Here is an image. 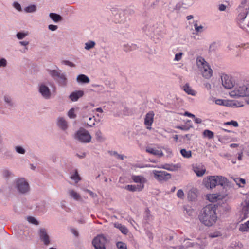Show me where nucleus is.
I'll list each match as a JSON object with an SVG mask.
<instances>
[{
	"label": "nucleus",
	"mask_w": 249,
	"mask_h": 249,
	"mask_svg": "<svg viewBox=\"0 0 249 249\" xmlns=\"http://www.w3.org/2000/svg\"><path fill=\"white\" fill-rule=\"evenodd\" d=\"M216 205L210 204L204 207L200 211L198 218L200 222L207 227H212L217 222L218 216Z\"/></svg>",
	"instance_id": "1"
},
{
	"label": "nucleus",
	"mask_w": 249,
	"mask_h": 249,
	"mask_svg": "<svg viewBox=\"0 0 249 249\" xmlns=\"http://www.w3.org/2000/svg\"><path fill=\"white\" fill-rule=\"evenodd\" d=\"M227 183V179L221 176H211L203 180V184L207 188L213 189L217 185L224 186Z\"/></svg>",
	"instance_id": "2"
},
{
	"label": "nucleus",
	"mask_w": 249,
	"mask_h": 249,
	"mask_svg": "<svg viewBox=\"0 0 249 249\" xmlns=\"http://www.w3.org/2000/svg\"><path fill=\"white\" fill-rule=\"evenodd\" d=\"M196 64L204 77L206 79L211 77L213 74L212 70L203 57L199 56L197 58Z\"/></svg>",
	"instance_id": "3"
},
{
	"label": "nucleus",
	"mask_w": 249,
	"mask_h": 249,
	"mask_svg": "<svg viewBox=\"0 0 249 249\" xmlns=\"http://www.w3.org/2000/svg\"><path fill=\"white\" fill-rule=\"evenodd\" d=\"M231 97H245L249 96V87L245 85L236 86L229 93Z\"/></svg>",
	"instance_id": "4"
},
{
	"label": "nucleus",
	"mask_w": 249,
	"mask_h": 249,
	"mask_svg": "<svg viewBox=\"0 0 249 249\" xmlns=\"http://www.w3.org/2000/svg\"><path fill=\"white\" fill-rule=\"evenodd\" d=\"M75 138L83 142H89L90 141L91 137L89 132L85 129L79 130L75 135Z\"/></svg>",
	"instance_id": "5"
},
{
	"label": "nucleus",
	"mask_w": 249,
	"mask_h": 249,
	"mask_svg": "<svg viewBox=\"0 0 249 249\" xmlns=\"http://www.w3.org/2000/svg\"><path fill=\"white\" fill-rule=\"evenodd\" d=\"M249 214V201L245 200L241 204L240 218L241 221L246 219Z\"/></svg>",
	"instance_id": "6"
},
{
	"label": "nucleus",
	"mask_w": 249,
	"mask_h": 249,
	"mask_svg": "<svg viewBox=\"0 0 249 249\" xmlns=\"http://www.w3.org/2000/svg\"><path fill=\"white\" fill-rule=\"evenodd\" d=\"M106 239L102 235L97 236L92 241V244L96 249H106Z\"/></svg>",
	"instance_id": "7"
},
{
	"label": "nucleus",
	"mask_w": 249,
	"mask_h": 249,
	"mask_svg": "<svg viewBox=\"0 0 249 249\" xmlns=\"http://www.w3.org/2000/svg\"><path fill=\"white\" fill-rule=\"evenodd\" d=\"M154 178L159 181H166L171 178L170 174L164 171L153 170Z\"/></svg>",
	"instance_id": "8"
},
{
	"label": "nucleus",
	"mask_w": 249,
	"mask_h": 249,
	"mask_svg": "<svg viewBox=\"0 0 249 249\" xmlns=\"http://www.w3.org/2000/svg\"><path fill=\"white\" fill-rule=\"evenodd\" d=\"M16 187L21 193H25L29 190V186L24 179L20 178L16 181Z\"/></svg>",
	"instance_id": "9"
},
{
	"label": "nucleus",
	"mask_w": 249,
	"mask_h": 249,
	"mask_svg": "<svg viewBox=\"0 0 249 249\" xmlns=\"http://www.w3.org/2000/svg\"><path fill=\"white\" fill-rule=\"evenodd\" d=\"M154 113L151 111L148 112L144 118V124L147 126V129L150 130L154 121Z\"/></svg>",
	"instance_id": "10"
},
{
	"label": "nucleus",
	"mask_w": 249,
	"mask_h": 249,
	"mask_svg": "<svg viewBox=\"0 0 249 249\" xmlns=\"http://www.w3.org/2000/svg\"><path fill=\"white\" fill-rule=\"evenodd\" d=\"M222 83L223 87L227 89H230L233 87V84L231 78L227 75L221 76Z\"/></svg>",
	"instance_id": "11"
},
{
	"label": "nucleus",
	"mask_w": 249,
	"mask_h": 249,
	"mask_svg": "<svg viewBox=\"0 0 249 249\" xmlns=\"http://www.w3.org/2000/svg\"><path fill=\"white\" fill-rule=\"evenodd\" d=\"M193 169L198 177L203 176L206 172L205 166L202 164H196L193 165Z\"/></svg>",
	"instance_id": "12"
},
{
	"label": "nucleus",
	"mask_w": 249,
	"mask_h": 249,
	"mask_svg": "<svg viewBox=\"0 0 249 249\" xmlns=\"http://www.w3.org/2000/svg\"><path fill=\"white\" fill-rule=\"evenodd\" d=\"M39 237L40 240L45 245H48L50 244L49 236L45 229H40L39 231Z\"/></svg>",
	"instance_id": "13"
},
{
	"label": "nucleus",
	"mask_w": 249,
	"mask_h": 249,
	"mask_svg": "<svg viewBox=\"0 0 249 249\" xmlns=\"http://www.w3.org/2000/svg\"><path fill=\"white\" fill-rule=\"evenodd\" d=\"M208 200L211 202H215L219 200H222L224 198L223 195L217 194H208L206 196Z\"/></svg>",
	"instance_id": "14"
},
{
	"label": "nucleus",
	"mask_w": 249,
	"mask_h": 249,
	"mask_svg": "<svg viewBox=\"0 0 249 249\" xmlns=\"http://www.w3.org/2000/svg\"><path fill=\"white\" fill-rule=\"evenodd\" d=\"M144 188L143 184L127 185L125 186V189L131 192L141 191Z\"/></svg>",
	"instance_id": "15"
},
{
	"label": "nucleus",
	"mask_w": 249,
	"mask_h": 249,
	"mask_svg": "<svg viewBox=\"0 0 249 249\" xmlns=\"http://www.w3.org/2000/svg\"><path fill=\"white\" fill-rule=\"evenodd\" d=\"M39 92L42 94V95L46 98H48L50 96V91L48 87L44 85H41L40 86Z\"/></svg>",
	"instance_id": "16"
},
{
	"label": "nucleus",
	"mask_w": 249,
	"mask_h": 249,
	"mask_svg": "<svg viewBox=\"0 0 249 249\" xmlns=\"http://www.w3.org/2000/svg\"><path fill=\"white\" fill-rule=\"evenodd\" d=\"M147 153L152 154L154 155L158 156L159 157H162L163 153L161 150L157 149L152 147H148L146 149Z\"/></svg>",
	"instance_id": "17"
},
{
	"label": "nucleus",
	"mask_w": 249,
	"mask_h": 249,
	"mask_svg": "<svg viewBox=\"0 0 249 249\" xmlns=\"http://www.w3.org/2000/svg\"><path fill=\"white\" fill-rule=\"evenodd\" d=\"M84 94L83 91L79 90L72 92L69 96L72 101H76L80 97H81Z\"/></svg>",
	"instance_id": "18"
},
{
	"label": "nucleus",
	"mask_w": 249,
	"mask_h": 249,
	"mask_svg": "<svg viewBox=\"0 0 249 249\" xmlns=\"http://www.w3.org/2000/svg\"><path fill=\"white\" fill-rule=\"evenodd\" d=\"M131 178L134 182L140 183V184L144 185L147 181L146 179L142 176L133 175Z\"/></svg>",
	"instance_id": "19"
},
{
	"label": "nucleus",
	"mask_w": 249,
	"mask_h": 249,
	"mask_svg": "<svg viewBox=\"0 0 249 249\" xmlns=\"http://www.w3.org/2000/svg\"><path fill=\"white\" fill-rule=\"evenodd\" d=\"M114 227L119 229L124 234L126 235L128 232V229L124 225L121 224L116 223L114 224Z\"/></svg>",
	"instance_id": "20"
},
{
	"label": "nucleus",
	"mask_w": 249,
	"mask_h": 249,
	"mask_svg": "<svg viewBox=\"0 0 249 249\" xmlns=\"http://www.w3.org/2000/svg\"><path fill=\"white\" fill-rule=\"evenodd\" d=\"M183 89L189 95H195L196 91L194 90L188 84H186L183 87Z\"/></svg>",
	"instance_id": "21"
},
{
	"label": "nucleus",
	"mask_w": 249,
	"mask_h": 249,
	"mask_svg": "<svg viewBox=\"0 0 249 249\" xmlns=\"http://www.w3.org/2000/svg\"><path fill=\"white\" fill-rule=\"evenodd\" d=\"M77 80L78 82L83 83H88L89 82V77L84 74H80L77 77Z\"/></svg>",
	"instance_id": "22"
},
{
	"label": "nucleus",
	"mask_w": 249,
	"mask_h": 249,
	"mask_svg": "<svg viewBox=\"0 0 249 249\" xmlns=\"http://www.w3.org/2000/svg\"><path fill=\"white\" fill-rule=\"evenodd\" d=\"M48 71L51 76L53 77L55 80H56L57 78H58V77H59L62 74L61 73L60 71L56 70H48Z\"/></svg>",
	"instance_id": "23"
},
{
	"label": "nucleus",
	"mask_w": 249,
	"mask_h": 249,
	"mask_svg": "<svg viewBox=\"0 0 249 249\" xmlns=\"http://www.w3.org/2000/svg\"><path fill=\"white\" fill-rule=\"evenodd\" d=\"M58 125L62 129H66L67 127V124L66 121L62 118H59L57 122Z\"/></svg>",
	"instance_id": "24"
},
{
	"label": "nucleus",
	"mask_w": 249,
	"mask_h": 249,
	"mask_svg": "<svg viewBox=\"0 0 249 249\" xmlns=\"http://www.w3.org/2000/svg\"><path fill=\"white\" fill-rule=\"evenodd\" d=\"M50 18L55 22H58L62 20V17L58 14L51 13L49 15Z\"/></svg>",
	"instance_id": "25"
},
{
	"label": "nucleus",
	"mask_w": 249,
	"mask_h": 249,
	"mask_svg": "<svg viewBox=\"0 0 249 249\" xmlns=\"http://www.w3.org/2000/svg\"><path fill=\"white\" fill-rule=\"evenodd\" d=\"M56 80H57V82L61 85H65L67 83V78L64 73H62L58 78L56 79Z\"/></svg>",
	"instance_id": "26"
},
{
	"label": "nucleus",
	"mask_w": 249,
	"mask_h": 249,
	"mask_svg": "<svg viewBox=\"0 0 249 249\" xmlns=\"http://www.w3.org/2000/svg\"><path fill=\"white\" fill-rule=\"evenodd\" d=\"M69 194L71 197L76 200H78L80 198V196L79 194L73 190H70L69 191Z\"/></svg>",
	"instance_id": "27"
},
{
	"label": "nucleus",
	"mask_w": 249,
	"mask_h": 249,
	"mask_svg": "<svg viewBox=\"0 0 249 249\" xmlns=\"http://www.w3.org/2000/svg\"><path fill=\"white\" fill-rule=\"evenodd\" d=\"M181 155L186 158H189L192 156V153L190 150L187 151L185 149H182L180 150Z\"/></svg>",
	"instance_id": "28"
},
{
	"label": "nucleus",
	"mask_w": 249,
	"mask_h": 249,
	"mask_svg": "<svg viewBox=\"0 0 249 249\" xmlns=\"http://www.w3.org/2000/svg\"><path fill=\"white\" fill-rule=\"evenodd\" d=\"M194 26L195 29V31L197 33H201L203 32V27L202 25H198L197 21H194Z\"/></svg>",
	"instance_id": "29"
},
{
	"label": "nucleus",
	"mask_w": 249,
	"mask_h": 249,
	"mask_svg": "<svg viewBox=\"0 0 249 249\" xmlns=\"http://www.w3.org/2000/svg\"><path fill=\"white\" fill-rule=\"evenodd\" d=\"M203 135L205 137H207L209 139H212L214 137V133L212 131L209 130H205L203 131Z\"/></svg>",
	"instance_id": "30"
},
{
	"label": "nucleus",
	"mask_w": 249,
	"mask_h": 249,
	"mask_svg": "<svg viewBox=\"0 0 249 249\" xmlns=\"http://www.w3.org/2000/svg\"><path fill=\"white\" fill-rule=\"evenodd\" d=\"M249 230V226L247 222L244 224H241L239 227V231L242 232L248 231Z\"/></svg>",
	"instance_id": "31"
},
{
	"label": "nucleus",
	"mask_w": 249,
	"mask_h": 249,
	"mask_svg": "<svg viewBox=\"0 0 249 249\" xmlns=\"http://www.w3.org/2000/svg\"><path fill=\"white\" fill-rule=\"evenodd\" d=\"M116 247L118 249H127L126 244L121 241L117 242Z\"/></svg>",
	"instance_id": "32"
},
{
	"label": "nucleus",
	"mask_w": 249,
	"mask_h": 249,
	"mask_svg": "<svg viewBox=\"0 0 249 249\" xmlns=\"http://www.w3.org/2000/svg\"><path fill=\"white\" fill-rule=\"evenodd\" d=\"M96 139L99 142H101L104 140L102 136V134L101 131L99 129L95 133Z\"/></svg>",
	"instance_id": "33"
},
{
	"label": "nucleus",
	"mask_w": 249,
	"mask_h": 249,
	"mask_svg": "<svg viewBox=\"0 0 249 249\" xmlns=\"http://www.w3.org/2000/svg\"><path fill=\"white\" fill-rule=\"evenodd\" d=\"M71 178L74 180L76 182H78L81 180L77 171L76 170L74 175L71 176Z\"/></svg>",
	"instance_id": "34"
},
{
	"label": "nucleus",
	"mask_w": 249,
	"mask_h": 249,
	"mask_svg": "<svg viewBox=\"0 0 249 249\" xmlns=\"http://www.w3.org/2000/svg\"><path fill=\"white\" fill-rule=\"evenodd\" d=\"M248 11L245 10L243 12H241L238 16V19L240 20H244L247 15Z\"/></svg>",
	"instance_id": "35"
},
{
	"label": "nucleus",
	"mask_w": 249,
	"mask_h": 249,
	"mask_svg": "<svg viewBox=\"0 0 249 249\" xmlns=\"http://www.w3.org/2000/svg\"><path fill=\"white\" fill-rule=\"evenodd\" d=\"M36 7L34 5H30L25 8V11L26 12L31 13L36 11Z\"/></svg>",
	"instance_id": "36"
},
{
	"label": "nucleus",
	"mask_w": 249,
	"mask_h": 249,
	"mask_svg": "<svg viewBox=\"0 0 249 249\" xmlns=\"http://www.w3.org/2000/svg\"><path fill=\"white\" fill-rule=\"evenodd\" d=\"M95 42L92 41L87 42L85 43V48L86 50H89L90 49L93 48L95 46Z\"/></svg>",
	"instance_id": "37"
},
{
	"label": "nucleus",
	"mask_w": 249,
	"mask_h": 249,
	"mask_svg": "<svg viewBox=\"0 0 249 249\" xmlns=\"http://www.w3.org/2000/svg\"><path fill=\"white\" fill-rule=\"evenodd\" d=\"M27 220L29 222L32 224L35 225H38V224L37 221L34 217L29 216L27 217Z\"/></svg>",
	"instance_id": "38"
},
{
	"label": "nucleus",
	"mask_w": 249,
	"mask_h": 249,
	"mask_svg": "<svg viewBox=\"0 0 249 249\" xmlns=\"http://www.w3.org/2000/svg\"><path fill=\"white\" fill-rule=\"evenodd\" d=\"M225 125H232L234 127L238 126V123L235 121H231L224 123Z\"/></svg>",
	"instance_id": "39"
},
{
	"label": "nucleus",
	"mask_w": 249,
	"mask_h": 249,
	"mask_svg": "<svg viewBox=\"0 0 249 249\" xmlns=\"http://www.w3.org/2000/svg\"><path fill=\"white\" fill-rule=\"evenodd\" d=\"M161 168L169 171H173L174 170V166H173L169 164H165L164 165H162L161 167Z\"/></svg>",
	"instance_id": "40"
},
{
	"label": "nucleus",
	"mask_w": 249,
	"mask_h": 249,
	"mask_svg": "<svg viewBox=\"0 0 249 249\" xmlns=\"http://www.w3.org/2000/svg\"><path fill=\"white\" fill-rule=\"evenodd\" d=\"M27 35H28V33H24L19 32V33H17V36L18 39H22Z\"/></svg>",
	"instance_id": "41"
},
{
	"label": "nucleus",
	"mask_w": 249,
	"mask_h": 249,
	"mask_svg": "<svg viewBox=\"0 0 249 249\" xmlns=\"http://www.w3.org/2000/svg\"><path fill=\"white\" fill-rule=\"evenodd\" d=\"M68 116L70 118H74L76 115L74 114V110L73 108L71 109L68 112Z\"/></svg>",
	"instance_id": "42"
},
{
	"label": "nucleus",
	"mask_w": 249,
	"mask_h": 249,
	"mask_svg": "<svg viewBox=\"0 0 249 249\" xmlns=\"http://www.w3.org/2000/svg\"><path fill=\"white\" fill-rule=\"evenodd\" d=\"M177 196L178 198H183L184 196V192L181 189H179L178 191Z\"/></svg>",
	"instance_id": "43"
},
{
	"label": "nucleus",
	"mask_w": 249,
	"mask_h": 249,
	"mask_svg": "<svg viewBox=\"0 0 249 249\" xmlns=\"http://www.w3.org/2000/svg\"><path fill=\"white\" fill-rule=\"evenodd\" d=\"M16 151L20 154H24L25 153V150L20 146H17L16 147Z\"/></svg>",
	"instance_id": "44"
},
{
	"label": "nucleus",
	"mask_w": 249,
	"mask_h": 249,
	"mask_svg": "<svg viewBox=\"0 0 249 249\" xmlns=\"http://www.w3.org/2000/svg\"><path fill=\"white\" fill-rule=\"evenodd\" d=\"M182 55V53H177L175 55V60L177 61H179L181 59Z\"/></svg>",
	"instance_id": "45"
},
{
	"label": "nucleus",
	"mask_w": 249,
	"mask_h": 249,
	"mask_svg": "<svg viewBox=\"0 0 249 249\" xmlns=\"http://www.w3.org/2000/svg\"><path fill=\"white\" fill-rule=\"evenodd\" d=\"M63 63L65 65L69 66L70 67H75V65L73 63H72L69 61H68V60L63 61Z\"/></svg>",
	"instance_id": "46"
},
{
	"label": "nucleus",
	"mask_w": 249,
	"mask_h": 249,
	"mask_svg": "<svg viewBox=\"0 0 249 249\" xmlns=\"http://www.w3.org/2000/svg\"><path fill=\"white\" fill-rule=\"evenodd\" d=\"M13 6L15 7V8H16L18 11H20L21 10L20 5L18 3L16 2H14L13 4Z\"/></svg>",
	"instance_id": "47"
},
{
	"label": "nucleus",
	"mask_w": 249,
	"mask_h": 249,
	"mask_svg": "<svg viewBox=\"0 0 249 249\" xmlns=\"http://www.w3.org/2000/svg\"><path fill=\"white\" fill-rule=\"evenodd\" d=\"M6 60L5 59H0V67H4L6 65Z\"/></svg>",
	"instance_id": "48"
},
{
	"label": "nucleus",
	"mask_w": 249,
	"mask_h": 249,
	"mask_svg": "<svg viewBox=\"0 0 249 249\" xmlns=\"http://www.w3.org/2000/svg\"><path fill=\"white\" fill-rule=\"evenodd\" d=\"M48 28L49 30L54 31L57 29V26L51 24L49 25Z\"/></svg>",
	"instance_id": "49"
},
{
	"label": "nucleus",
	"mask_w": 249,
	"mask_h": 249,
	"mask_svg": "<svg viewBox=\"0 0 249 249\" xmlns=\"http://www.w3.org/2000/svg\"><path fill=\"white\" fill-rule=\"evenodd\" d=\"M234 106H235L236 107H241L243 106V102H235L234 103Z\"/></svg>",
	"instance_id": "50"
},
{
	"label": "nucleus",
	"mask_w": 249,
	"mask_h": 249,
	"mask_svg": "<svg viewBox=\"0 0 249 249\" xmlns=\"http://www.w3.org/2000/svg\"><path fill=\"white\" fill-rule=\"evenodd\" d=\"M215 103L219 105H223L224 101L222 99H217L215 100Z\"/></svg>",
	"instance_id": "51"
},
{
	"label": "nucleus",
	"mask_w": 249,
	"mask_h": 249,
	"mask_svg": "<svg viewBox=\"0 0 249 249\" xmlns=\"http://www.w3.org/2000/svg\"><path fill=\"white\" fill-rule=\"evenodd\" d=\"M226 8V6L224 4H221L219 5V10L221 11H225Z\"/></svg>",
	"instance_id": "52"
},
{
	"label": "nucleus",
	"mask_w": 249,
	"mask_h": 249,
	"mask_svg": "<svg viewBox=\"0 0 249 249\" xmlns=\"http://www.w3.org/2000/svg\"><path fill=\"white\" fill-rule=\"evenodd\" d=\"M194 121L196 124H200L202 122V120L201 119L198 118H196L195 117L194 118Z\"/></svg>",
	"instance_id": "53"
},
{
	"label": "nucleus",
	"mask_w": 249,
	"mask_h": 249,
	"mask_svg": "<svg viewBox=\"0 0 249 249\" xmlns=\"http://www.w3.org/2000/svg\"><path fill=\"white\" fill-rule=\"evenodd\" d=\"M71 232L75 236H78V231L74 229H71Z\"/></svg>",
	"instance_id": "54"
},
{
	"label": "nucleus",
	"mask_w": 249,
	"mask_h": 249,
	"mask_svg": "<svg viewBox=\"0 0 249 249\" xmlns=\"http://www.w3.org/2000/svg\"><path fill=\"white\" fill-rule=\"evenodd\" d=\"M184 115L185 116H187L190 117L195 118V115L194 114H191L188 112H185V113H184Z\"/></svg>",
	"instance_id": "55"
},
{
	"label": "nucleus",
	"mask_w": 249,
	"mask_h": 249,
	"mask_svg": "<svg viewBox=\"0 0 249 249\" xmlns=\"http://www.w3.org/2000/svg\"><path fill=\"white\" fill-rule=\"evenodd\" d=\"M245 182H246V181L244 179H243V178L239 179V182H238L239 184L242 183V184L244 185L245 184Z\"/></svg>",
	"instance_id": "56"
},
{
	"label": "nucleus",
	"mask_w": 249,
	"mask_h": 249,
	"mask_svg": "<svg viewBox=\"0 0 249 249\" xmlns=\"http://www.w3.org/2000/svg\"><path fill=\"white\" fill-rule=\"evenodd\" d=\"M20 44L23 46H26L29 44V42L25 41H20Z\"/></svg>",
	"instance_id": "57"
},
{
	"label": "nucleus",
	"mask_w": 249,
	"mask_h": 249,
	"mask_svg": "<svg viewBox=\"0 0 249 249\" xmlns=\"http://www.w3.org/2000/svg\"><path fill=\"white\" fill-rule=\"evenodd\" d=\"M3 174H4V176H5V177H8V176L10 175V173H9V171H7V170H5V171H4V172H3Z\"/></svg>",
	"instance_id": "58"
},
{
	"label": "nucleus",
	"mask_w": 249,
	"mask_h": 249,
	"mask_svg": "<svg viewBox=\"0 0 249 249\" xmlns=\"http://www.w3.org/2000/svg\"><path fill=\"white\" fill-rule=\"evenodd\" d=\"M4 100L7 103H10V101H11V100H10V98H9L8 97H4Z\"/></svg>",
	"instance_id": "59"
},
{
	"label": "nucleus",
	"mask_w": 249,
	"mask_h": 249,
	"mask_svg": "<svg viewBox=\"0 0 249 249\" xmlns=\"http://www.w3.org/2000/svg\"><path fill=\"white\" fill-rule=\"evenodd\" d=\"M117 158L123 160L124 159V156L122 155L117 154Z\"/></svg>",
	"instance_id": "60"
},
{
	"label": "nucleus",
	"mask_w": 249,
	"mask_h": 249,
	"mask_svg": "<svg viewBox=\"0 0 249 249\" xmlns=\"http://www.w3.org/2000/svg\"><path fill=\"white\" fill-rule=\"evenodd\" d=\"M205 87L207 89H211V85L209 83H206L205 84Z\"/></svg>",
	"instance_id": "61"
},
{
	"label": "nucleus",
	"mask_w": 249,
	"mask_h": 249,
	"mask_svg": "<svg viewBox=\"0 0 249 249\" xmlns=\"http://www.w3.org/2000/svg\"><path fill=\"white\" fill-rule=\"evenodd\" d=\"M242 153H240L238 154V159L240 160H242Z\"/></svg>",
	"instance_id": "62"
},
{
	"label": "nucleus",
	"mask_w": 249,
	"mask_h": 249,
	"mask_svg": "<svg viewBox=\"0 0 249 249\" xmlns=\"http://www.w3.org/2000/svg\"><path fill=\"white\" fill-rule=\"evenodd\" d=\"M124 50L126 52L129 51L131 50V49H130L129 48H128V47L127 46H124Z\"/></svg>",
	"instance_id": "63"
},
{
	"label": "nucleus",
	"mask_w": 249,
	"mask_h": 249,
	"mask_svg": "<svg viewBox=\"0 0 249 249\" xmlns=\"http://www.w3.org/2000/svg\"><path fill=\"white\" fill-rule=\"evenodd\" d=\"M230 146L232 148L236 147L238 146V144L236 143H232L230 145Z\"/></svg>",
	"instance_id": "64"
}]
</instances>
